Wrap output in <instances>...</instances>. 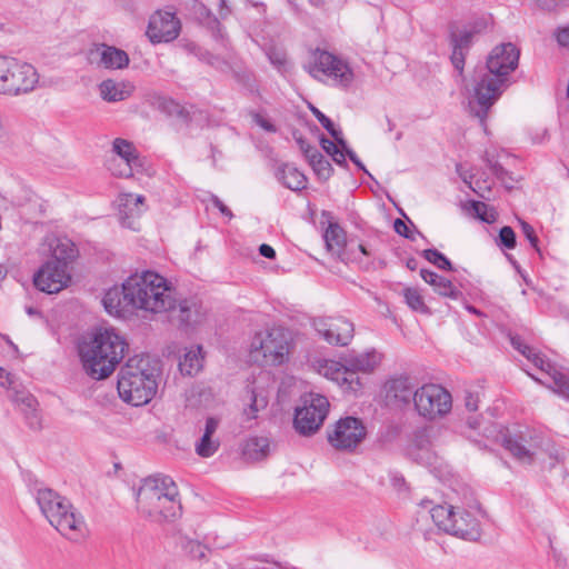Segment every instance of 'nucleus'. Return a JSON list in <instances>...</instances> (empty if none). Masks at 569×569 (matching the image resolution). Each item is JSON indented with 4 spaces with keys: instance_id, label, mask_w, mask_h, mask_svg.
I'll return each instance as SVG.
<instances>
[{
    "instance_id": "5",
    "label": "nucleus",
    "mask_w": 569,
    "mask_h": 569,
    "mask_svg": "<svg viewBox=\"0 0 569 569\" xmlns=\"http://www.w3.org/2000/svg\"><path fill=\"white\" fill-rule=\"evenodd\" d=\"M159 368L147 356L129 358L118 375V393L127 403L143 406L152 400L158 390Z\"/></svg>"
},
{
    "instance_id": "44",
    "label": "nucleus",
    "mask_w": 569,
    "mask_h": 569,
    "mask_svg": "<svg viewBox=\"0 0 569 569\" xmlns=\"http://www.w3.org/2000/svg\"><path fill=\"white\" fill-rule=\"evenodd\" d=\"M20 386L16 376L0 367V387L6 389L8 395L12 393Z\"/></svg>"
},
{
    "instance_id": "3",
    "label": "nucleus",
    "mask_w": 569,
    "mask_h": 569,
    "mask_svg": "<svg viewBox=\"0 0 569 569\" xmlns=\"http://www.w3.org/2000/svg\"><path fill=\"white\" fill-rule=\"evenodd\" d=\"M126 338L114 328H97L86 333L78 352L84 372L94 380L110 377L128 352Z\"/></svg>"
},
{
    "instance_id": "17",
    "label": "nucleus",
    "mask_w": 569,
    "mask_h": 569,
    "mask_svg": "<svg viewBox=\"0 0 569 569\" xmlns=\"http://www.w3.org/2000/svg\"><path fill=\"white\" fill-rule=\"evenodd\" d=\"M37 252L46 261L70 266L78 257L76 244L67 237L56 233L46 234L40 241Z\"/></svg>"
},
{
    "instance_id": "50",
    "label": "nucleus",
    "mask_w": 569,
    "mask_h": 569,
    "mask_svg": "<svg viewBox=\"0 0 569 569\" xmlns=\"http://www.w3.org/2000/svg\"><path fill=\"white\" fill-rule=\"evenodd\" d=\"M556 39L559 46L569 48V26L559 28L556 32Z\"/></svg>"
},
{
    "instance_id": "24",
    "label": "nucleus",
    "mask_w": 569,
    "mask_h": 569,
    "mask_svg": "<svg viewBox=\"0 0 569 569\" xmlns=\"http://www.w3.org/2000/svg\"><path fill=\"white\" fill-rule=\"evenodd\" d=\"M383 356L376 349H369L358 355H349L345 358L348 370L355 372L371 373L381 363Z\"/></svg>"
},
{
    "instance_id": "38",
    "label": "nucleus",
    "mask_w": 569,
    "mask_h": 569,
    "mask_svg": "<svg viewBox=\"0 0 569 569\" xmlns=\"http://www.w3.org/2000/svg\"><path fill=\"white\" fill-rule=\"evenodd\" d=\"M403 297L407 305L415 311L427 312L428 308L423 301L422 296L416 288H406L403 290Z\"/></svg>"
},
{
    "instance_id": "40",
    "label": "nucleus",
    "mask_w": 569,
    "mask_h": 569,
    "mask_svg": "<svg viewBox=\"0 0 569 569\" xmlns=\"http://www.w3.org/2000/svg\"><path fill=\"white\" fill-rule=\"evenodd\" d=\"M472 209L476 213V216L487 223H492L497 219V212L496 210L486 204L485 202L476 201L472 203Z\"/></svg>"
},
{
    "instance_id": "8",
    "label": "nucleus",
    "mask_w": 569,
    "mask_h": 569,
    "mask_svg": "<svg viewBox=\"0 0 569 569\" xmlns=\"http://www.w3.org/2000/svg\"><path fill=\"white\" fill-rule=\"evenodd\" d=\"M311 77L319 81L347 88L355 80V73L342 58L325 50H317L307 67Z\"/></svg>"
},
{
    "instance_id": "19",
    "label": "nucleus",
    "mask_w": 569,
    "mask_h": 569,
    "mask_svg": "<svg viewBox=\"0 0 569 569\" xmlns=\"http://www.w3.org/2000/svg\"><path fill=\"white\" fill-rule=\"evenodd\" d=\"M87 59L91 64L108 70L124 69L130 62L124 50L106 43L92 44L87 52Z\"/></svg>"
},
{
    "instance_id": "42",
    "label": "nucleus",
    "mask_w": 569,
    "mask_h": 569,
    "mask_svg": "<svg viewBox=\"0 0 569 569\" xmlns=\"http://www.w3.org/2000/svg\"><path fill=\"white\" fill-rule=\"evenodd\" d=\"M473 38V32L467 29L460 30L452 34V47L461 50H467Z\"/></svg>"
},
{
    "instance_id": "47",
    "label": "nucleus",
    "mask_w": 569,
    "mask_h": 569,
    "mask_svg": "<svg viewBox=\"0 0 569 569\" xmlns=\"http://www.w3.org/2000/svg\"><path fill=\"white\" fill-rule=\"evenodd\" d=\"M268 58L270 62L279 69L283 68L287 63V54L282 50L270 49L268 51Z\"/></svg>"
},
{
    "instance_id": "13",
    "label": "nucleus",
    "mask_w": 569,
    "mask_h": 569,
    "mask_svg": "<svg viewBox=\"0 0 569 569\" xmlns=\"http://www.w3.org/2000/svg\"><path fill=\"white\" fill-rule=\"evenodd\" d=\"M512 346L519 350L528 360H530L537 368L546 372L552 385L547 386L559 396L569 399V372L561 371L546 360L540 353L536 352L532 348L523 343L518 338L511 339Z\"/></svg>"
},
{
    "instance_id": "39",
    "label": "nucleus",
    "mask_w": 569,
    "mask_h": 569,
    "mask_svg": "<svg viewBox=\"0 0 569 569\" xmlns=\"http://www.w3.org/2000/svg\"><path fill=\"white\" fill-rule=\"evenodd\" d=\"M312 113L319 120V122L322 124V127L326 130H328V132L335 138V140H337L342 147H345V140L342 138V132L335 128L333 122L317 108H312Z\"/></svg>"
},
{
    "instance_id": "18",
    "label": "nucleus",
    "mask_w": 569,
    "mask_h": 569,
    "mask_svg": "<svg viewBox=\"0 0 569 569\" xmlns=\"http://www.w3.org/2000/svg\"><path fill=\"white\" fill-rule=\"evenodd\" d=\"M116 206L121 226L133 231L139 230V220L147 210L144 196L121 192L116 199Z\"/></svg>"
},
{
    "instance_id": "54",
    "label": "nucleus",
    "mask_w": 569,
    "mask_h": 569,
    "mask_svg": "<svg viewBox=\"0 0 569 569\" xmlns=\"http://www.w3.org/2000/svg\"><path fill=\"white\" fill-rule=\"evenodd\" d=\"M393 228H395V231L402 236V237H406V238H409V234H408V226L405 221H402L401 219H396L395 220V223H393Z\"/></svg>"
},
{
    "instance_id": "12",
    "label": "nucleus",
    "mask_w": 569,
    "mask_h": 569,
    "mask_svg": "<svg viewBox=\"0 0 569 569\" xmlns=\"http://www.w3.org/2000/svg\"><path fill=\"white\" fill-rule=\"evenodd\" d=\"M328 442L332 448L343 452L355 451L366 439L367 428L357 417H343L327 431Z\"/></svg>"
},
{
    "instance_id": "61",
    "label": "nucleus",
    "mask_w": 569,
    "mask_h": 569,
    "mask_svg": "<svg viewBox=\"0 0 569 569\" xmlns=\"http://www.w3.org/2000/svg\"><path fill=\"white\" fill-rule=\"evenodd\" d=\"M303 154L306 156V158L308 159L309 163L311 164V163H312V160H315V159L312 158V156H313V154H315V156H316V154H321V153H320V152H319L315 147L310 146V147H308V148L305 150Z\"/></svg>"
},
{
    "instance_id": "43",
    "label": "nucleus",
    "mask_w": 569,
    "mask_h": 569,
    "mask_svg": "<svg viewBox=\"0 0 569 569\" xmlns=\"http://www.w3.org/2000/svg\"><path fill=\"white\" fill-rule=\"evenodd\" d=\"M312 158L316 159L312 160L311 163L313 170L317 172L319 177L328 179L331 173V166L328 162V160H326L322 154H313Z\"/></svg>"
},
{
    "instance_id": "45",
    "label": "nucleus",
    "mask_w": 569,
    "mask_h": 569,
    "mask_svg": "<svg viewBox=\"0 0 569 569\" xmlns=\"http://www.w3.org/2000/svg\"><path fill=\"white\" fill-rule=\"evenodd\" d=\"M183 548L194 559H203L208 551V548L204 545L194 540H188Z\"/></svg>"
},
{
    "instance_id": "46",
    "label": "nucleus",
    "mask_w": 569,
    "mask_h": 569,
    "mask_svg": "<svg viewBox=\"0 0 569 569\" xmlns=\"http://www.w3.org/2000/svg\"><path fill=\"white\" fill-rule=\"evenodd\" d=\"M499 240L502 246L507 249H513L516 247V234L512 228L503 227L499 232Z\"/></svg>"
},
{
    "instance_id": "53",
    "label": "nucleus",
    "mask_w": 569,
    "mask_h": 569,
    "mask_svg": "<svg viewBox=\"0 0 569 569\" xmlns=\"http://www.w3.org/2000/svg\"><path fill=\"white\" fill-rule=\"evenodd\" d=\"M340 149L338 151H336L332 156H330L332 158V160L337 163V164H340V166H343L346 164V156H347V152L346 150H349L348 147H347V143L345 142V147H342L340 144Z\"/></svg>"
},
{
    "instance_id": "36",
    "label": "nucleus",
    "mask_w": 569,
    "mask_h": 569,
    "mask_svg": "<svg viewBox=\"0 0 569 569\" xmlns=\"http://www.w3.org/2000/svg\"><path fill=\"white\" fill-rule=\"evenodd\" d=\"M373 254L372 250L366 244L358 243L343 250L340 258L342 261L357 262L359 264H368V258Z\"/></svg>"
},
{
    "instance_id": "41",
    "label": "nucleus",
    "mask_w": 569,
    "mask_h": 569,
    "mask_svg": "<svg viewBox=\"0 0 569 569\" xmlns=\"http://www.w3.org/2000/svg\"><path fill=\"white\" fill-rule=\"evenodd\" d=\"M422 256L431 263L443 270L451 269V262L438 250L427 249L423 250Z\"/></svg>"
},
{
    "instance_id": "10",
    "label": "nucleus",
    "mask_w": 569,
    "mask_h": 569,
    "mask_svg": "<svg viewBox=\"0 0 569 569\" xmlns=\"http://www.w3.org/2000/svg\"><path fill=\"white\" fill-rule=\"evenodd\" d=\"M329 401L319 393H309L301 398L296 408L293 427L301 436L315 435L323 425L329 412Z\"/></svg>"
},
{
    "instance_id": "25",
    "label": "nucleus",
    "mask_w": 569,
    "mask_h": 569,
    "mask_svg": "<svg viewBox=\"0 0 569 569\" xmlns=\"http://www.w3.org/2000/svg\"><path fill=\"white\" fill-rule=\"evenodd\" d=\"M8 397L26 416L31 427H39L38 402L29 391L20 386L18 389H14L12 393L8 395Z\"/></svg>"
},
{
    "instance_id": "57",
    "label": "nucleus",
    "mask_w": 569,
    "mask_h": 569,
    "mask_svg": "<svg viewBox=\"0 0 569 569\" xmlns=\"http://www.w3.org/2000/svg\"><path fill=\"white\" fill-rule=\"evenodd\" d=\"M212 201H213L214 207H216V208H218V209H219V211H220L223 216H226V217H228V218H231V217H232L231 211L227 208V206H224V204H223V202H222L219 198L214 197V198L212 199Z\"/></svg>"
},
{
    "instance_id": "33",
    "label": "nucleus",
    "mask_w": 569,
    "mask_h": 569,
    "mask_svg": "<svg viewBox=\"0 0 569 569\" xmlns=\"http://www.w3.org/2000/svg\"><path fill=\"white\" fill-rule=\"evenodd\" d=\"M455 513L456 509L452 506H436L430 509V516L435 525L447 533L457 532V530L463 532L452 523ZM465 533H468V531L465 530Z\"/></svg>"
},
{
    "instance_id": "49",
    "label": "nucleus",
    "mask_w": 569,
    "mask_h": 569,
    "mask_svg": "<svg viewBox=\"0 0 569 569\" xmlns=\"http://www.w3.org/2000/svg\"><path fill=\"white\" fill-rule=\"evenodd\" d=\"M465 52H466V50H461V49H457V48L452 49L451 61H452V64L455 66V68L459 71H462V69H463Z\"/></svg>"
},
{
    "instance_id": "31",
    "label": "nucleus",
    "mask_w": 569,
    "mask_h": 569,
    "mask_svg": "<svg viewBox=\"0 0 569 569\" xmlns=\"http://www.w3.org/2000/svg\"><path fill=\"white\" fill-rule=\"evenodd\" d=\"M420 276L427 283H429L433 288L435 292H437L438 295L451 299L459 298L460 291L452 284V282L449 279L426 269L420 270Z\"/></svg>"
},
{
    "instance_id": "2",
    "label": "nucleus",
    "mask_w": 569,
    "mask_h": 569,
    "mask_svg": "<svg viewBox=\"0 0 569 569\" xmlns=\"http://www.w3.org/2000/svg\"><path fill=\"white\" fill-rule=\"evenodd\" d=\"M520 52L510 42L496 46L487 58L486 70L476 73L470 92V106L479 107L476 116L485 121L488 110L508 86L509 76L517 69Z\"/></svg>"
},
{
    "instance_id": "62",
    "label": "nucleus",
    "mask_w": 569,
    "mask_h": 569,
    "mask_svg": "<svg viewBox=\"0 0 569 569\" xmlns=\"http://www.w3.org/2000/svg\"><path fill=\"white\" fill-rule=\"evenodd\" d=\"M8 269L4 264L0 263V282L7 277Z\"/></svg>"
},
{
    "instance_id": "29",
    "label": "nucleus",
    "mask_w": 569,
    "mask_h": 569,
    "mask_svg": "<svg viewBox=\"0 0 569 569\" xmlns=\"http://www.w3.org/2000/svg\"><path fill=\"white\" fill-rule=\"evenodd\" d=\"M219 426V421L210 417L206 420L203 435L196 443V452L202 458H209L214 455L219 448V441L213 438Z\"/></svg>"
},
{
    "instance_id": "32",
    "label": "nucleus",
    "mask_w": 569,
    "mask_h": 569,
    "mask_svg": "<svg viewBox=\"0 0 569 569\" xmlns=\"http://www.w3.org/2000/svg\"><path fill=\"white\" fill-rule=\"evenodd\" d=\"M270 453V440L267 437H251L242 447L243 458L251 462L266 459Z\"/></svg>"
},
{
    "instance_id": "20",
    "label": "nucleus",
    "mask_w": 569,
    "mask_h": 569,
    "mask_svg": "<svg viewBox=\"0 0 569 569\" xmlns=\"http://www.w3.org/2000/svg\"><path fill=\"white\" fill-rule=\"evenodd\" d=\"M267 380V377L260 376L246 386L241 400L247 420L256 419L258 413L267 408L269 402Z\"/></svg>"
},
{
    "instance_id": "60",
    "label": "nucleus",
    "mask_w": 569,
    "mask_h": 569,
    "mask_svg": "<svg viewBox=\"0 0 569 569\" xmlns=\"http://www.w3.org/2000/svg\"><path fill=\"white\" fill-rule=\"evenodd\" d=\"M303 154L306 156V158L308 159L309 163L311 164V163H312V160H315V159L312 158V156H313V154H315V156H316V154H321V153H320V152H319L315 147L310 146V147H308V148L305 150Z\"/></svg>"
},
{
    "instance_id": "9",
    "label": "nucleus",
    "mask_w": 569,
    "mask_h": 569,
    "mask_svg": "<svg viewBox=\"0 0 569 569\" xmlns=\"http://www.w3.org/2000/svg\"><path fill=\"white\" fill-rule=\"evenodd\" d=\"M39 78L31 63L7 56L1 96L14 98L28 94L37 88Z\"/></svg>"
},
{
    "instance_id": "21",
    "label": "nucleus",
    "mask_w": 569,
    "mask_h": 569,
    "mask_svg": "<svg viewBox=\"0 0 569 569\" xmlns=\"http://www.w3.org/2000/svg\"><path fill=\"white\" fill-rule=\"evenodd\" d=\"M180 32V21L174 13L157 11L149 20L147 36L153 43L169 42L174 40Z\"/></svg>"
},
{
    "instance_id": "11",
    "label": "nucleus",
    "mask_w": 569,
    "mask_h": 569,
    "mask_svg": "<svg viewBox=\"0 0 569 569\" xmlns=\"http://www.w3.org/2000/svg\"><path fill=\"white\" fill-rule=\"evenodd\" d=\"M413 407L417 413L426 420H436L450 412L451 395L440 385L426 383L413 393Z\"/></svg>"
},
{
    "instance_id": "59",
    "label": "nucleus",
    "mask_w": 569,
    "mask_h": 569,
    "mask_svg": "<svg viewBox=\"0 0 569 569\" xmlns=\"http://www.w3.org/2000/svg\"><path fill=\"white\" fill-rule=\"evenodd\" d=\"M347 152V156L350 158V160L361 170H363L365 172H367L365 166L362 164V162L358 159V157L356 156V153L352 151V150H346Z\"/></svg>"
},
{
    "instance_id": "35",
    "label": "nucleus",
    "mask_w": 569,
    "mask_h": 569,
    "mask_svg": "<svg viewBox=\"0 0 569 569\" xmlns=\"http://www.w3.org/2000/svg\"><path fill=\"white\" fill-rule=\"evenodd\" d=\"M326 247L328 251L333 254L342 253V248L346 243V234L337 223H330L323 234Z\"/></svg>"
},
{
    "instance_id": "63",
    "label": "nucleus",
    "mask_w": 569,
    "mask_h": 569,
    "mask_svg": "<svg viewBox=\"0 0 569 569\" xmlns=\"http://www.w3.org/2000/svg\"><path fill=\"white\" fill-rule=\"evenodd\" d=\"M298 143H299L300 150H301L302 152H305V150H306L308 147H310V144H309V143H307V142H306L305 140H302V139H298Z\"/></svg>"
},
{
    "instance_id": "16",
    "label": "nucleus",
    "mask_w": 569,
    "mask_h": 569,
    "mask_svg": "<svg viewBox=\"0 0 569 569\" xmlns=\"http://www.w3.org/2000/svg\"><path fill=\"white\" fill-rule=\"evenodd\" d=\"M311 366L315 371L325 378L335 381L343 391L357 393L361 389V381L355 372L348 370V366L339 361L316 358L312 360Z\"/></svg>"
},
{
    "instance_id": "56",
    "label": "nucleus",
    "mask_w": 569,
    "mask_h": 569,
    "mask_svg": "<svg viewBox=\"0 0 569 569\" xmlns=\"http://www.w3.org/2000/svg\"><path fill=\"white\" fill-rule=\"evenodd\" d=\"M259 252L261 256H263L268 259H273L276 257L274 249L271 246L266 244V243H263L259 247Z\"/></svg>"
},
{
    "instance_id": "58",
    "label": "nucleus",
    "mask_w": 569,
    "mask_h": 569,
    "mask_svg": "<svg viewBox=\"0 0 569 569\" xmlns=\"http://www.w3.org/2000/svg\"><path fill=\"white\" fill-rule=\"evenodd\" d=\"M390 481H391V485L398 490H400L405 486L403 477L398 473H391Z\"/></svg>"
},
{
    "instance_id": "22",
    "label": "nucleus",
    "mask_w": 569,
    "mask_h": 569,
    "mask_svg": "<svg viewBox=\"0 0 569 569\" xmlns=\"http://www.w3.org/2000/svg\"><path fill=\"white\" fill-rule=\"evenodd\" d=\"M112 151L116 154L113 158L122 161V168H116V163L109 164V170L113 176L129 178L134 171H138L141 168V160L137 148L132 142L122 138H117L112 142Z\"/></svg>"
},
{
    "instance_id": "55",
    "label": "nucleus",
    "mask_w": 569,
    "mask_h": 569,
    "mask_svg": "<svg viewBox=\"0 0 569 569\" xmlns=\"http://www.w3.org/2000/svg\"><path fill=\"white\" fill-rule=\"evenodd\" d=\"M478 396H475L472 393H468L466 397V407L469 411H476L478 409Z\"/></svg>"
},
{
    "instance_id": "4",
    "label": "nucleus",
    "mask_w": 569,
    "mask_h": 569,
    "mask_svg": "<svg viewBox=\"0 0 569 569\" xmlns=\"http://www.w3.org/2000/svg\"><path fill=\"white\" fill-rule=\"evenodd\" d=\"M137 508L154 522L173 521L181 515L179 490L174 481L163 475L146 478L139 487Z\"/></svg>"
},
{
    "instance_id": "52",
    "label": "nucleus",
    "mask_w": 569,
    "mask_h": 569,
    "mask_svg": "<svg viewBox=\"0 0 569 569\" xmlns=\"http://www.w3.org/2000/svg\"><path fill=\"white\" fill-rule=\"evenodd\" d=\"M320 144L329 156H332L336 151H338L341 148L340 143L337 140L335 142L327 138H321Z\"/></svg>"
},
{
    "instance_id": "51",
    "label": "nucleus",
    "mask_w": 569,
    "mask_h": 569,
    "mask_svg": "<svg viewBox=\"0 0 569 569\" xmlns=\"http://www.w3.org/2000/svg\"><path fill=\"white\" fill-rule=\"evenodd\" d=\"M521 227H522V231H523L525 236L527 237V239L529 240L530 244L533 248H537L538 247V238L535 234L533 228L525 221L521 222Z\"/></svg>"
},
{
    "instance_id": "64",
    "label": "nucleus",
    "mask_w": 569,
    "mask_h": 569,
    "mask_svg": "<svg viewBox=\"0 0 569 569\" xmlns=\"http://www.w3.org/2000/svg\"><path fill=\"white\" fill-rule=\"evenodd\" d=\"M114 163H116V168H122V161L117 160V158H112L109 162V164H114Z\"/></svg>"
},
{
    "instance_id": "34",
    "label": "nucleus",
    "mask_w": 569,
    "mask_h": 569,
    "mask_svg": "<svg viewBox=\"0 0 569 569\" xmlns=\"http://www.w3.org/2000/svg\"><path fill=\"white\" fill-rule=\"evenodd\" d=\"M278 179L288 189L298 191L306 188L307 179L302 172L290 164H283L278 171Z\"/></svg>"
},
{
    "instance_id": "28",
    "label": "nucleus",
    "mask_w": 569,
    "mask_h": 569,
    "mask_svg": "<svg viewBox=\"0 0 569 569\" xmlns=\"http://www.w3.org/2000/svg\"><path fill=\"white\" fill-rule=\"evenodd\" d=\"M203 351L201 346L184 348L179 357V370L184 376H196L203 367Z\"/></svg>"
},
{
    "instance_id": "48",
    "label": "nucleus",
    "mask_w": 569,
    "mask_h": 569,
    "mask_svg": "<svg viewBox=\"0 0 569 569\" xmlns=\"http://www.w3.org/2000/svg\"><path fill=\"white\" fill-rule=\"evenodd\" d=\"M252 121L267 132H276V127L271 121L261 113H252Z\"/></svg>"
},
{
    "instance_id": "30",
    "label": "nucleus",
    "mask_w": 569,
    "mask_h": 569,
    "mask_svg": "<svg viewBox=\"0 0 569 569\" xmlns=\"http://www.w3.org/2000/svg\"><path fill=\"white\" fill-rule=\"evenodd\" d=\"M206 309L197 300L186 299L178 305V319L186 326L199 325L206 319Z\"/></svg>"
},
{
    "instance_id": "14",
    "label": "nucleus",
    "mask_w": 569,
    "mask_h": 569,
    "mask_svg": "<svg viewBox=\"0 0 569 569\" xmlns=\"http://www.w3.org/2000/svg\"><path fill=\"white\" fill-rule=\"evenodd\" d=\"M72 276L70 266L44 261L33 274L34 287L46 293H58L67 288Z\"/></svg>"
},
{
    "instance_id": "1",
    "label": "nucleus",
    "mask_w": 569,
    "mask_h": 569,
    "mask_svg": "<svg viewBox=\"0 0 569 569\" xmlns=\"http://www.w3.org/2000/svg\"><path fill=\"white\" fill-rule=\"evenodd\" d=\"M178 302L173 283L153 270L136 271L121 286L109 288L102 298L106 311L114 317L162 313Z\"/></svg>"
},
{
    "instance_id": "6",
    "label": "nucleus",
    "mask_w": 569,
    "mask_h": 569,
    "mask_svg": "<svg viewBox=\"0 0 569 569\" xmlns=\"http://www.w3.org/2000/svg\"><path fill=\"white\" fill-rule=\"evenodd\" d=\"M36 500L42 516L64 538L81 541L89 535L83 516L68 499L49 488L37 490Z\"/></svg>"
},
{
    "instance_id": "7",
    "label": "nucleus",
    "mask_w": 569,
    "mask_h": 569,
    "mask_svg": "<svg viewBox=\"0 0 569 569\" xmlns=\"http://www.w3.org/2000/svg\"><path fill=\"white\" fill-rule=\"evenodd\" d=\"M293 348L290 331L277 327L257 332L249 346L251 361L260 366H280L289 360Z\"/></svg>"
},
{
    "instance_id": "15",
    "label": "nucleus",
    "mask_w": 569,
    "mask_h": 569,
    "mask_svg": "<svg viewBox=\"0 0 569 569\" xmlns=\"http://www.w3.org/2000/svg\"><path fill=\"white\" fill-rule=\"evenodd\" d=\"M312 327L321 339L332 346H348L355 335V325L343 317L316 318Z\"/></svg>"
},
{
    "instance_id": "23",
    "label": "nucleus",
    "mask_w": 569,
    "mask_h": 569,
    "mask_svg": "<svg viewBox=\"0 0 569 569\" xmlns=\"http://www.w3.org/2000/svg\"><path fill=\"white\" fill-rule=\"evenodd\" d=\"M416 383L408 376H398L388 380L385 385L386 399L397 406H407L413 402Z\"/></svg>"
},
{
    "instance_id": "37",
    "label": "nucleus",
    "mask_w": 569,
    "mask_h": 569,
    "mask_svg": "<svg viewBox=\"0 0 569 569\" xmlns=\"http://www.w3.org/2000/svg\"><path fill=\"white\" fill-rule=\"evenodd\" d=\"M505 448L519 461L527 463L532 460L533 453L523 446L517 438L505 437L502 440Z\"/></svg>"
},
{
    "instance_id": "27",
    "label": "nucleus",
    "mask_w": 569,
    "mask_h": 569,
    "mask_svg": "<svg viewBox=\"0 0 569 569\" xmlns=\"http://www.w3.org/2000/svg\"><path fill=\"white\" fill-rule=\"evenodd\" d=\"M134 87L124 80L107 79L99 84L100 97L108 102H119L128 99Z\"/></svg>"
},
{
    "instance_id": "26",
    "label": "nucleus",
    "mask_w": 569,
    "mask_h": 569,
    "mask_svg": "<svg viewBox=\"0 0 569 569\" xmlns=\"http://www.w3.org/2000/svg\"><path fill=\"white\" fill-rule=\"evenodd\" d=\"M452 523L461 530H467L468 533L457 530V532H451L450 535L469 541H476L480 538L481 532L479 521L469 511L459 508L456 509Z\"/></svg>"
}]
</instances>
